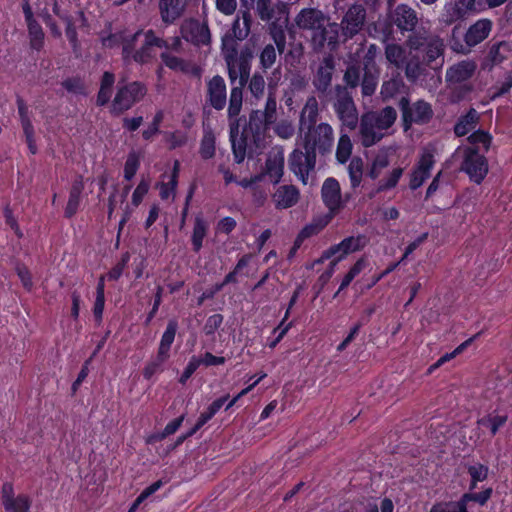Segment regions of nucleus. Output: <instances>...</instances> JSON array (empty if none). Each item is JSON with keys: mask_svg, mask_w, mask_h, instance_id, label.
Listing matches in <instances>:
<instances>
[{"mask_svg": "<svg viewBox=\"0 0 512 512\" xmlns=\"http://www.w3.org/2000/svg\"><path fill=\"white\" fill-rule=\"evenodd\" d=\"M224 317L222 314H213L209 316L205 322L203 327V331L207 336H213L215 332L221 327L223 324Z\"/></svg>", "mask_w": 512, "mask_h": 512, "instance_id": "56", "label": "nucleus"}, {"mask_svg": "<svg viewBox=\"0 0 512 512\" xmlns=\"http://www.w3.org/2000/svg\"><path fill=\"white\" fill-rule=\"evenodd\" d=\"M510 52V44L506 41H499L490 47L487 60L490 62L491 67L498 65L508 57Z\"/></svg>", "mask_w": 512, "mask_h": 512, "instance_id": "35", "label": "nucleus"}, {"mask_svg": "<svg viewBox=\"0 0 512 512\" xmlns=\"http://www.w3.org/2000/svg\"><path fill=\"white\" fill-rule=\"evenodd\" d=\"M261 114L267 118V122L275 123L277 120V100L275 93L271 90H269L265 107L264 110H261Z\"/></svg>", "mask_w": 512, "mask_h": 512, "instance_id": "53", "label": "nucleus"}, {"mask_svg": "<svg viewBox=\"0 0 512 512\" xmlns=\"http://www.w3.org/2000/svg\"><path fill=\"white\" fill-rule=\"evenodd\" d=\"M149 187L150 181L148 179L142 178L132 194V204L134 206H138L142 202L144 196L149 191Z\"/></svg>", "mask_w": 512, "mask_h": 512, "instance_id": "62", "label": "nucleus"}, {"mask_svg": "<svg viewBox=\"0 0 512 512\" xmlns=\"http://www.w3.org/2000/svg\"><path fill=\"white\" fill-rule=\"evenodd\" d=\"M378 123L375 119L374 112H366L360 119V135L361 143L364 147H370L379 142L383 134L376 131Z\"/></svg>", "mask_w": 512, "mask_h": 512, "instance_id": "19", "label": "nucleus"}, {"mask_svg": "<svg viewBox=\"0 0 512 512\" xmlns=\"http://www.w3.org/2000/svg\"><path fill=\"white\" fill-rule=\"evenodd\" d=\"M233 117L230 118L229 124V137L232 146V152L234 156V161L237 164H240L244 161L245 157H252L253 152L259 153V150H255L254 145L251 143V135L248 133L245 134V131L242 130L240 133V118Z\"/></svg>", "mask_w": 512, "mask_h": 512, "instance_id": "8", "label": "nucleus"}, {"mask_svg": "<svg viewBox=\"0 0 512 512\" xmlns=\"http://www.w3.org/2000/svg\"><path fill=\"white\" fill-rule=\"evenodd\" d=\"M180 34L186 42L196 47L208 46L211 44V32L208 22L196 18H187L180 25Z\"/></svg>", "mask_w": 512, "mask_h": 512, "instance_id": "12", "label": "nucleus"}, {"mask_svg": "<svg viewBox=\"0 0 512 512\" xmlns=\"http://www.w3.org/2000/svg\"><path fill=\"white\" fill-rule=\"evenodd\" d=\"M273 124V122H267V118L261 114V110L250 112L248 122L244 125L243 130L245 134L251 135V143L256 151L264 147L266 133Z\"/></svg>", "mask_w": 512, "mask_h": 512, "instance_id": "14", "label": "nucleus"}, {"mask_svg": "<svg viewBox=\"0 0 512 512\" xmlns=\"http://www.w3.org/2000/svg\"><path fill=\"white\" fill-rule=\"evenodd\" d=\"M200 156L208 160L215 155V135L211 129H204L203 137L200 142Z\"/></svg>", "mask_w": 512, "mask_h": 512, "instance_id": "41", "label": "nucleus"}, {"mask_svg": "<svg viewBox=\"0 0 512 512\" xmlns=\"http://www.w3.org/2000/svg\"><path fill=\"white\" fill-rule=\"evenodd\" d=\"M367 11L363 4L354 3L345 11L340 24L332 23L330 27L339 26L341 34L345 39H352L359 34L365 25Z\"/></svg>", "mask_w": 512, "mask_h": 512, "instance_id": "9", "label": "nucleus"}, {"mask_svg": "<svg viewBox=\"0 0 512 512\" xmlns=\"http://www.w3.org/2000/svg\"><path fill=\"white\" fill-rule=\"evenodd\" d=\"M393 2L394 0H388L389 11L387 13V19L389 25L387 32H385L386 37L392 33V26H396L401 34L404 35L406 32L414 30L419 21L417 12L411 6L408 4H399L392 9Z\"/></svg>", "mask_w": 512, "mask_h": 512, "instance_id": "6", "label": "nucleus"}, {"mask_svg": "<svg viewBox=\"0 0 512 512\" xmlns=\"http://www.w3.org/2000/svg\"><path fill=\"white\" fill-rule=\"evenodd\" d=\"M178 329V322L175 319L168 321L166 329L161 337L160 344L158 347L159 351L170 354L171 345L174 342L175 335Z\"/></svg>", "mask_w": 512, "mask_h": 512, "instance_id": "40", "label": "nucleus"}, {"mask_svg": "<svg viewBox=\"0 0 512 512\" xmlns=\"http://www.w3.org/2000/svg\"><path fill=\"white\" fill-rule=\"evenodd\" d=\"M84 190L83 176L77 175L71 185L69 198L65 207L64 215L66 218H72L78 211L81 201V194Z\"/></svg>", "mask_w": 512, "mask_h": 512, "instance_id": "27", "label": "nucleus"}, {"mask_svg": "<svg viewBox=\"0 0 512 512\" xmlns=\"http://www.w3.org/2000/svg\"><path fill=\"white\" fill-rule=\"evenodd\" d=\"M408 32L410 35L406 40V44L411 50H421L435 36L430 34L425 28L417 26L414 30Z\"/></svg>", "mask_w": 512, "mask_h": 512, "instance_id": "31", "label": "nucleus"}, {"mask_svg": "<svg viewBox=\"0 0 512 512\" xmlns=\"http://www.w3.org/2000/svg\"><path fill=\"white\" fill-rule=\"evenodd\" d=\"M277 54L273 44H267L259 55L260 68L265 72L276 62Z\"/></svg>", "mask_w": 512, "mask_h": 512, "instance_id": "50", "label": "nucleus"}, {"mask_svg": "<svg viewBox=\"0 0 512 512\" xmlns=\"http://www.w3.org/2000/svg\"><path fill=\"white\" fill-rule=\"evenodd\" d=\"M30 47L34 50H41L44 45V31L36 19L26 21Z\"/></svg>", "mask_w": 512, "mask_h": 512, "instance_id": "34", "label": "nucleus"}, {"mask_svg": "<svg viewBox=\"0 0 512 512\" xmlns=\"http://www.w3.org/2000/svg\"><path fill=\"white\" fill-rule=\"evenodd\" d=\"M348 173L352 188H357L363 175V160L361 157H353L348 165Z\"/></svg>", "mask_w": 512, "mask_h": 512, "instance_id": "45", "label": "nucleus"}, {"mask_svg": "<svg viewBox=\"0 0 512 512\" xmlns=\"http://www.w3.org/2000/svg\"><path fill=\"white\" fill-rule=\"evenodd\" d=\"M378 51L379 48L376 44H370L368 46L363 57V69L379 70L375 61Z\"/></svg>", "mask_w": 512, "mask_h": 512, "instance_id": "58", "label": "nucleus"}, {"mask_svg": "<svg viewBox=\"0 0 512 512\" xmlns=\"http://www.w3.org/2000/svg\"><path fill=\"white\" fill-rule=\"evenodd\" d=\"M139 165V158L136 156V154H129L124 166V177L126 180H131L135 176Z\"/></svg>", "mask_w": 512, "mask_h": 512, "instance_id": "60", "label": "nucleus"}, {"mask_svg": "<svg viewBox=\"0 0 512 512\" xmlns=\"http://www.w3.org/2000/svg\"><path fill=\"white\" fill-rule=\"evenodd\" d=\"M15 270L24 289L30 292L33 288V281L29 269L24 264H17Z\"/></svg>", "mask_w": 512, "mask_h": 512, "instance_id": "61", "label": "nucleus"}, {"mask_svg": "<svg viewBox=\"0 0 512 512\" xmlns=\"http://www.w3.org/2000/svg\"><path fill=\"white\" fill-rule=\"evenodd\" d=\"M434 163L435 159L432 151L424 150L410 174L409 187L411 190L421 187L430 177Z\"/></svg>", "mask_w": 512, "mask_h": 512, "instance_id": "17", "label": "nucleus"}, {"mask_svg": "<svg viewBox=\"0 0 512 512\" xmlns=\"http://www.w3.org/2000/svg\"><path fill=\"white\" fill-rule=\"evenodd\" d=\"M479 121V114L474 108H470L465 115L459 117L454 126V133L458 137L465 136L472 131Z\"/></svg>", "mask_w": 512, "mask_h": 512, "instance_id": "29", "label": "nucleus"}, {"mask_svg": "<svg viewBox=\"0 0 512 512\" xmlns=\"http://www.w3.org/2000/svg\"><path fill=\"white\" fill-rule=\"evenodd\" d=\"M460 169L472 182L481 184L488 174V161L477 147H465Z\"/></svg>", "mask_w": 512, "mask_h": 512, "instance_id": "10", "label": "nucleus"}, {"mask_svg": "<svg viewBox=\"0 0 512 512\" xmlns=\"http://www.w3.org/2000/svg\"><path fill=\"white\" fill-rule=\"evenodd\" d=\"M142 30H138L134 34L128 35L126 34L124 40L122 41V57L124 61H129L132 57L138 40V37L141 35Z\"/></svg>", "mask_w": 512, "mask_h": 512, "instance_id": "52", "label": "nucleus"}, {"mask_svg": "<svg viewBox=\"0 0 512 512\" xmlns=\"http://www.w3.org/2000/svg\"><path fill=\"white\" fill-rule=\"evenodd\" d=\"M205 104L221 111L227 104V88L225 80L220 75H215L206 82Z\"/></svg>", "mask_w": 512, "mask_h": 512, "instance_id": "15", "label": "nucleus"}, {"mask_svg": "<svg viewBox=\"0 0 512 512\" xmlns=\"http://www.w3.org/2000/svg\"><path fill=\"white\" fill-rule=\"evenodd\" d=\"M466 19L467 17L461 4L458 3V0H453L445 3L438 20L443 26H451L458 21H464Z\"/></svg>", "mask_w": 512, "mask_h": 512, "instance_id": "28", "label": "nucleus"}, {"mask_svg": "<svg viewBox=\"0 0 512 512\" xmlns=\"http://www.w3.org/2000/svg\"><path fill=\"white\" fill-rule=\"evenodd\" d=\"M467 140L472 145L471 147H477L479 149V145H482L484 152H487L492 143V135L489 132L479 129L470 134Z\"/></svg>", "mask_w": 512, "mask_h": 512, "instance_id": "47", "label": "nucleus"}, {"mask_svg": "<svg viewBox=\"0 0 512 512\" xmlns=\"http://www.w3.org/2000/svg\"><path fill=\"white\" fill-rule=\"evenodd\" d=\"M221 53L227 65L231 84L239 80L238 86L231 88L228 103V117L233 118L239 116L242 109L243 88L249 80L255 47L254 44L247 42L239 52L237 47L228 46L226 49H221Z\"/></svg>", "mask_w": 512, "mask_h": 512, "instance_id": "2", "label": "nucleus"}, {"mask_svg": "<svg viewBox=\"0 0 512 512\" xmlns=\"http://www.w3.org/2000/svg\"><path fill=\"white\" fill-rule=\"evenodd\" d=\"M388 166H389L388 155L385 153H380V154L376 155V157L373 159L371 167H370L367 175L371 179L375 180L380 176L381 171Z\"/></svg>", "mask_w": 512, "mask_h": 512, "instance_id": "51", "label": "nucleus"}, {"mask_svg": "<svg viewBox=\"0 0 512 512\" xmlns=\"http://www.w3.org/2000/svg\"><path fill=\"white\" fill-rule=\"evenodd\" d=\"M374 116L378 123V130H386L395 123L397 112L392 106H386L379 112H374Z\"/></svg>", "mask_w": 512, "mask_h": 512, "instance_id": "42", "label": "nucleus"}, {"mask_svg": "<svg viewBox=\"0 0 512 512\" xmlns=\"http://www.w3.org/2000/svg\"><path fill=\"white\" fill-rule=\"evenodd\" d=\"M385 57L396 68H401L406 59V52L401 45L390 43L385 46Z\"/></svg>", "mask_w": 512, "mask_h": 512, "instance_id": "39", "label": "nucleus"}, {"mask_svg": "<svg viewBox=\"0 0 512 512\" xmlns=\"http://www.w3.org/2000/svg\"><path fill=\"white\" fill-rule=\"evenodd\" d=\"M160 58L162 62L167 66L169 69L174 71H181L183 73L189 72V64L182 58L171 55L167 52H162L160 54Z\"/></svg>", "mask_w": 512, "mask_h": 512, "instance_id": "46", "label": "nucleus"}, {"mask_svg": "<svg viewBox=\"0 0 512 512\" xmlns=\"http://www.w3.org/2000/svg\"><path fill=\"white\" fill-rule=\"evenodd\" d=\"M444 42L439 36H434L421 50L424 52L423 62L432 69H437L444 62Z\"/></svg>", "mask_w": 512, "mask_h": 512, "instance_id": "21", "label": "nucleus"}, {"mask_svg": "<svg viewBox=\"0 0 512 512\" xmlns=\"http://www.w3.org/2000/svg\"><path fill=\"white\" fill-rule=\"evenodd\" d=\"M361 241H362V236L347 237V238L343 239L339 244L333 245L330 248H328L327 250H325L323 252L319 262L324 259H329L337 254H339V255L335 259H337L338 261H341L349 253L360 250L362 247Z\"/></svg>", "mask_w": 512, "mask_h": 512, "instance_id": "22", "label": "nucleus"}, {"mask_svg": "<svg viewBox=\"0 0 512 512\" xmlns=\"http://www.w3.org/2000/svg\"><path fill=\"white\" fill-rule=\"evenodd\" d=\"M159 14L165 25H172L180 19L186 10V0H159Z\"/></svg>", "mask_w": 512, "mask_h": 512, "instance_id": "20", "label": "nucleus"}, {"mask_svg": "<svg viewBox=\"0 0 512 512\" xmlns=\"http://www.w3.org/2000/svg\"><path fill=\"white\" fill-rule=\"evenodd\" d=\"M1 501L5 512H28L31 499L26 494L15 496L12 483L5 482L1 489Z\"/></svg>", "mask_w": 512, "mask_h": 512, "instance_id": "16", "label": "nucleus"}, {"mask_svg": "<svg viewBox=\"0 0 512 512\" xmlns=\"http://www.w3.org/2000/svg\"><path fill=\"white\" fill-rule=\"evenodd\" d=\"M379 78V70L363 69L360 84L364 97L372 96L375 93Z\"/></svg>", "mask_w": 512, "mask_h": 512, "instance_id": "36", "label": "nucleus"}, {"mask_svg": "<svg viewBox=\"0 0 512 512\" xmlns=\"http://www.w3.org/2000/svg\"><path fill=\"white\" fill-rule=\"evenodd\" d=\"M476 69V65L471 61H462L451 66L446 72V81L451 84H457L470 79Z\"/></svg>", "mask_w": 512, "mask_h": 512, "instance_id": "26", "label": "nucleus"}, {"mask_svg": "<svg viewBox=\"0 0 512 512\" xmlns=\"http://www.w3.org/2000/svg\"><path fill=\"white\" fill-rule=\"evenodd\" d=\"M407 89L408 88L405 85L402 77L397 74L396 76H393L389 80L383 82L380 94L383 101H388L395 98L398 94H401L404 90Z\"/></svg>", "mask_w": 512, "mask_h": 512, "instance_id": "30", "label": "nucleus"}, {"mask_svg": "<svg viewBox=\"0 0 512 512\" xmlns=\"http://www.w3.org/2000/svg\"><path fill=\"white\" fill-rule=\"evenodd\" d=\"M403 172H404V170L401 167L394 168L389 173L387 178L379 181V184H378V187H377L375 193H380V192L387 191V190H390V189L396 187V185L399 182V179L403 175Z\"/></svg>", "mask_w": 512, "mask_h": 512, "instance_id": "49", "label": "nucleus"}, {"mask_svg": "<svg viewBox=\"0 0 512 512\" xmlns=\"http://www.w3.org/2000/svg\"><path fill=\"white\" fill-rule=\"evenodd\" d=\"M162 120H163V112L158 111L155 114V116H154L151 124L148 126V128L142 132V137L145 140H150L154 135L159 133V126H160Z\"/></svg>", "mask_w": 512, "mask_h": 512, "instance_id": "63", "label": "nucleus"}, {"mask_svg": "<svg viewBox=\"0 0 512 512\" xmlns=\"http://www.w3.org/2000/svg\"><path fill=\"white\" fill-rule=\"evenodd\" d=\"M330 102L342 127L355 130L359 123V114L353 96L347 87L340 84L335 85Z\"/></svg>", "mask_w": 512, "mask_h": 512, "instance_id": "5", "label": "nucleus"}, {"mask_svg": "<svg viewBox=\"0 0 512 512\" xmlns=\"http://www.w3.org/2000/svg\"><path fill=\"white\" fill-rule=\"evenodd\" d=\"M208 224L201 215H197L194 220L192 232V246L193 251L198 253L203 247V240L207 235Z\"/></svg>", "mask_w": 512, "mask_h": 512, "instance_id": "32", "label": "nucleus"}, {"mask_svg": "<svg viewBox=\"0 0 512 512\" xmlns=\"http://www.w3.org/2000/svg\"><path fill=\"white\" fill-rule=\"evenodd\" d=\"M401 112V121L404 132L411 129L413 125H426L433 116L434 111L430 103L423 99L411 102L408 93L402 95L397 102Z\"/></svg>", "mask_w": 512, "mask_h": 512, "instance_id": "4", "label": "nucleus"}, {"mask_svg": "<svg viewBox=\"0 0 512 512\" xmlns=\"http://www.w3.org/2000/svg\"><path fill=\"white\" fill-rule=\"evenodd\" d=\"M296 26L301 30L312 31L311 45L314 51L320 52L328 41L326 22L328 17L318 8H303L296 15Z\"/></svg>", "mask_w": 512, "mask_h": 512, "instance_id": "3", "label": "nucleus"}, {"mask_svg": "<svg viewBox=\"0 0 512 512\" xmlns=\"http://www.w3.org/2000/svg\"><path fill=\"white\" fill-rule=\"evenodd\" d=\"M252 22L249 10L241 11V16H236L230 30L222 37L221 49H226L228 46L238 48L237 42L243 41L249 36Z\"/></svg>", "mask_w": 512, "mask_h": 512, "instance_id": "13", "label": "nucleus"}, {"mask_svg": "<svg viewBox=\"0 0 512 512\" xmlns=\"http://www.w3.org/2000/svg\"><path fill=\"white\" fill-rule=\"evenodd\" d=\"M492 26V21L486 18L476 21L468 28L464 36L465 43L469 47H473L481 43L489 36Z\"/></svg>", "mask_w": 512, "mask_h": 512, "instance_id": "24", "label": "nucleus"}, {"mask_svg": "<svg viewBox=\"0 0 512 512\" xmlns=\"http://www.w3.org/2000/svg\"><path fill=\"white\" fill-rule=\"evenodd\" d=\"M318 108L315 98L309 99L300 116L301 129H306L303 136V148L295 149L289 156L290 170L307 184L309 173L315 169L316 154H331L334 146V130L328 123L316 124Z\"/></svg>", "mask_w": 512, "mask_h": 512, "instance_id": "1", "label": "nucleus"}, {"mask_svg": "<svg viewBox=\"0 0 512 512\" xmlns=\"http://www.w3.org/2000/svg\"><path fill=\"white\" fill-rule=\"evenodd\" d=\"M284 153L283 151H271L265 162V173L271 178L273 184H278L283 176Z\"/></svg>", "mask_w": 512, "mask_h": 512, "instance_id": "25", "label": "nucleus"}, {"mask_svg": "<svg viewBox=\"0 0 512 512\" xmlns=\"http://www.w3.org/2000/svg\"><path fill=\"white\" fill-rule=\"evenodd\" d=\"M423 75H425V63L420 62L418 57L410 58L405 65L406 78L415 83Z\"/></svg>", "mask_w": 512, "mask_h": 512, "instance_id": "43", "label": "nucleus"}, {"mask_svg": "<svg viewBox=\"0 0 512 512\" xmlns=\"http://www.w3.org/2000/svg\"><path fill=\"white\" fill-rule=\"evenodd\" d=\"M64 23L66 24L65 34L72 47V50L75 54H78L80 51V42L78 39V34L73 18H66Z\"/></svg>", "mask_w": 512, "mask_h": 512, "instance_id": "54", "label": "nucleus"}, {"mask_svg": "<svg viewBox=\"0 0 512 512\" xmlns=\"http://www.w3.org/2000/svg\"><path fill=\"white\" fill-rule=\"evenodd\" d=\"M460 499L458 501L440 502L432 506L429 512H461Z\"/></svg>", "mask_w": 512, "mask_h": 512, "instance_id": "64", "label": "nucleus"}, {"mask_svg": "<svg viewBox=\"0 0 512 512\" xmlns=\"http://www.w3.org/2000/svg\"><path fill=\"white\" fill-rule=\"evenodd\" d=\"M170 354L159 351L157 355L152 358L149 362H147L146 366L143 369V376L145 379L149 380L158 372L163 370L164 363L169 359Z\"/></svg>", "mask_w": 512, "mask_h": 512, "instance_id": "38", "label": "nucleus"}, {"mask_svg": "<svg viewBox=\"0 0 512 512\" xmlns=\"http://www.w3.org/2000/svg\"><path fill=\"white\" fill-rule=\"evenodd\" d=\"M467 472L470 475L471 479L482 482L487 479L489 468L484 464L476 463L474 465L468 466Z\"/></svg>", "mask_w": 512, "mask_h": 512, "instance_id": "59", "label": "nucleus"}, {"mask_svg": "<svg viewBox=\"0 0 512 512\" xmlns=\"http://www.w3.org/2000/svg\"><path fill=\"white\" fill-rule=\"evenodd\" d=\"M147 93L146 86L138 81L119 86L112 103L111 112L119 116L139 102Z\"/></svg>", "mask_w": 512, "mask_h": 512, "instance_id": "7", "label": "nucleus"}, {"mask_svg": "<svg viewBox=\"0 0 512 512\" xmlns=\"http://www.w3.org/2000/svg\"><path fill=\"white\" fill-rule=\"evenodd\" d=\"M321 197L331 213H337L343 208L341 188L337 179L329 177L323 182Z\"/></svg>", "mask_w": 512, "mask_h": 512, "instance_id": "18", "label": "nucleus"}, {"mask_svg": "<svg viewBox=\"0 0 512 512\" xmlns=\"http://www.w3.org/2000/svg\"><path fill=\"white\" fill-rule=\"evenodd\" d=\"M299 198V189L294 185L279 186L272 195V200L275 204V208L278 210L293 207L298 203Z\"/></svg>", "mask_w": 512, "mask_h": 512, "instance_id": "23", "label": "nucleus"}, {"mask_svg": "<svg viewBox=\"0 0 512 512\" xmlns=\"http://www.w3.org/2000/svg\"><path fill=\"white\" fill-rule=\"evenodd\" d=\"M492 494H493L492 487H488L479 493H472V492L464 493L460 497L459 508L461 509V512H469L467 509V505L471 501L478 503L480 506H484V505H486L488 500L491 498Z\"/></svg>", "mask_w": 512, "mask_h": 512, "instance_id": "33", "label": "nucleus"}, {"mask_svg": "<svg viewBox=\"0 0 512 512\" xmlns=\"http://www.w3.org/2000/svg\"><path fill=\"white\" fill-rule=\"evenodd\" d=\"M363 75V67L359 63H352L346 67L343 75V81L347 89H355L359 86Z\"/></svg>", "mask_w": 512, "mask_h": 512, "instance_id": "37", "label": "nucleus"}, {"mask_svg": "<svg viewBox=\"0 0 512 512\" xmlns=\"http://www.w3.org/2000/svg\"><path fill=\"white\" fill-rule=\"evenodd\" d=\"M61 85L70 93L86 95L85 84L80 77H70L62 81Z\"/></svg>", "mask_w": 512, "mask_h": 512, "instance_id": "55", "label": "nucleus"}, {"mask_svg": "<svg viewBox=\"0 0 512 512\" xmlns=\"http://www.w3.org/2000/svg\"><path fill=\"white\" fill-rule=\"evenodd\" d=\"M256 10L261 20L270 21L274 17L271 0H257Z\"/></svg>", "mask_w": 512, "mask_h": 512, "instance_id": "57", "label": "nucleus"}, {"mask_svg": "<svg viewBox=\"0 0 512 512\" xmlns=\"http://www.w3.org/2000/svg\"><path fill=\"white\" fill-rule=\"evenodd\" d=\"M247 84L252 96L256 99H260L263 96L265 90V79L262 73L256 71L251 77L249 76Z\"/></svg>", "mask_w": 512, "mask_h": 512, "instance_id": "48", "label": "nucleus"}, {"mask_svg": "<svg viewBox=\"0 0 512 512\" xmlns=\"http://www.w3.org/2000/svg\"><path fill=\"white\" fill-rule=\"evenodd\" d=\"M335 69V62L331 55L323 58L313 78V86L322 104L330 103L334 94L331 88L332 75Z\"/></svg>", "mask_w": 512, "mask_h": 512, "instance_id": "11", "label": "nucleus"}, {"mask_svg": "<svg viewBox=\"0 0 512 512\" xmlns=\"http://www.w3.org/2000/svg\"><path fill=\"white\" fill-rule=\"evenodd\" d=\"M352 148L353 146L349 135L341 133L336 148L337 161L341 164L346 163L351 156Z\"/></svg>", "mask_w": 512, "mask_h": 512, "instance_id": "44", "label": "nucleus"}]
</instances>
